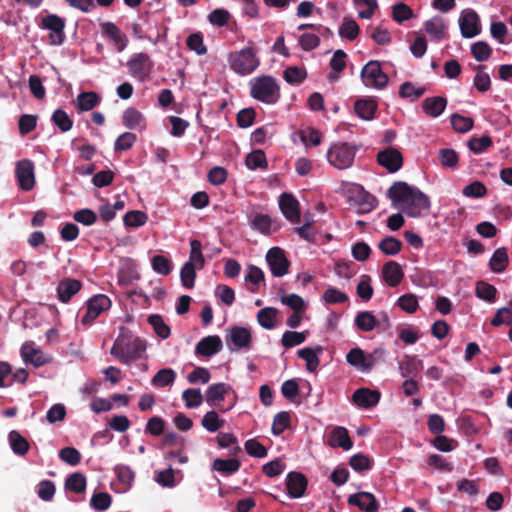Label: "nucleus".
<instances>
[{
  "label": "nucleus",
  "instance_id": "nucleus-1",
  "mask_svg": "<svg viewBox=\"0 0 512 512\" xmlns=\"http://www.w3.org/2000/svg\"><path fill=\"white\" fill-rule=\"evenodd\" d=\"M387 195L392 205L409 217H419L424 211L430 209V200L427 195L405 182H395L388 189Z\"/></svg>",
  "mask_w": 512,
  "mask_h": 512
},
{
  "label": "nucleus",
  "instance_id": "nucleus-2",
  "mask_svg": "<svg viewBox=\"0 0 512 512\" xmlns=\"http://www.w3.org/2000/svg\"><path fill=\"white\" fill-rule=\"evenodd\" d=\"M145 349L146 346L141 339L122 333L114 341L110 353L120 362L129 365L141 358Z\"/></svg>",
  "mask_w": 512,
  "mask_h": 512
},
{
  "label": "nucleus",
  "instance_id": "nucleus-3",
  "mask_svg": "<svg viewBox=\"0 0 512 512\" xmlns=\"http://www.w3.org/2000/svg\"><path fill=\"white\" fill-rule=\"evenodd\" d=\"M228 63L232 71L240 76L253 73L260 65L257 50L253 47H245L229 54Z\"/></svg>",
  "mask_w": 512,
  "mask_h": 512
},
{
  "label": "nucleus",
  "instance_id": "nucleus-4",
  "mask_svg": "<svg viewBox=\"0 0 512 512\" xmlns=\"http://www.w3.org/2000/svg\"><path fill=\"white\" fill-rule=\"evenodd\" d=\"M251 96L265 104H275L280 98L279 85L272 76H260L250 81Z\"/></svg>",
  "mask_w": 512,
  "mask_h": 512
},
{
  "label": "nucleus",
  "instance_id": "nucleus-5",
  "mask_svg": "<svg viewBox=\"0 0 512 512\" xmlns=\"http://www.w3.org/2000/svg\"><path fill=\"white\" fill-rule=\"evenodd\" d=\"M357 147L347 142H334L326 153L327 161L336 169L351 167L354 163Z\"/></svg>",
  "mask_w": 512,
  "mask_h": 512
},
{
  "label": "nucleus",
  "instance_id": "nucleus-6",
  "mask_svg": "<svg viewBox=\"0 0 512 512\" xmlns=\"http://www.w3.org/2000/svg\"><path fill=\"white\" fill-rule=\"evenodd\" d=\"M361 80L367 88L381 90L388 83V76L383 72L381 63L371 60L361 70Z\"/></svg>",
  "mask_w": 512,
  "mask_h": 512
},
{
  "label": "nucleus",
  "instance_id": "nucleus-7",
  "mask_svg": "<svg viewBox=\"0 0 512 512\" xmlns=\"http://www.w3.org/2000/svg\"><path fill=\"white\" fill-rule=\"evenodd\" d=\"M153 67V62L146 53H136L127 62L130 75L138 81H145Z\"/></svg>",
  "mask_w": 512,
  "mask_h": 512
},
{
  "label": "nucleus",
  "instance_id": "nucleus-8",
  "mask_svg": "<svg viewBox=\"0 0 512 512\" xmlns=\"http://www.w3.org/2000/svg\"><path fill=\"white\" fill-rule=\"evenodd\" d=\"M226 343L231 351L248 350L252 343V333L249 328L233 326L227 330Z\"/></svg>",
  "mask_w": 512,
  "mask_h": 512
},
{
  "label": "nucleus",
  "instance_id": "nucleus-9",
  "mask_svg": "<svg viewBox=\"0 0 512 512\" xmlns=\"http://www.w3.org/2000/svg\"><path fill=\"white\" fill-rule=\"evenodd\" d=\"M15 174L19 188L30 191L35 186L34 165L32 161L23 159L17 162Z\"/></svg>",
  "mask_w": 512,
  "mask_h": 512
},
{
  "label": "nucleus",
  "instance_id": "nucleus-10",
  "mask_svg": "<svg viewBox=\"0 0 512 512\" xmlns=\"http://www.w3.org/2000/svg\"><path fill=\"white\" fill-rule=\"evenodd\" d=\"M266 260L273 276L282 277L288 273L289 261L281 248L273 247L269 249Z\"/></svg>",
  "mask_w": 512,
  "mask_h": 512
},
{
  "label": "nucleus",
  "instance_id": "nucleus-11",
  "mask_svg": "<svg viewBox=\"0 0 512 512\" xmlns=\"http://www.w3.org/2000/svg\"><path fill=\"white\" fill-rule=\"evenodd\" d=\"M111 305L110 299L103 294L96 295L87 302L86 314L82 317V323L91 324L103 311Z\"/></svg>",
  "mask_w": 512,
  "mask_h": 512
},
{
  "label": "nucleus",
  "instance_id": "nucleus-12",
  "mask_svg": "<svg viewBox=\"0 0 512 512\" xmlns=\"http://www.w3.org/2000/svg\"><path fill=\"white\" fill-rule=\"evenodd\" d=\"M461 34L464 38H473L480 33L479 16L473 10H464L459 18Z\"/></svg>",
  "mask_w": 512,
  "mask_h": 512
},
{
  "label": "nucleus",
  "instance_id": "nucleus-13",
  "mask_svg": "<svg viewBox=\"0 0 512 512\" xmlns=\"http://www.w3.org/2000/svg\"><path fill=\"white\" fill-rule=\"evenodd\" d=\"M21 357L25 363L35 367L43 366L50 362V357L38 348L33 342H25L20 349Z\"/></svg>",
  "mask_w": 512,
  "mask_h": 512
},
{
  "label": "nucleus",
  "instance_id": "nucleus-14",
  "mask_svg": "<svg viewBox=\"0 0 512 512\" xmlns=\"http://www.w3.org/2000/svg\"><path fill=\"white\" fill-rule=\"evenodd\" d=\"M43 27L50 31V42L53 45H60L64 41V20L56 15H48L42 20Z\"/></svg>",
  "mask_w": 512,
  "mask_h": 512
},
{
  "label": "nucleus",
  "instance_id": "nucleus-15",
  "mask_svg": "<svg viewBox=\"0 0 512 512\" xmlns=\"http://www.w3.org/2000/svg\"><path fill=\"white\" fill-rule=\"evenodd\" d=\"M378 163L385 167L389 172H397L403 164V157L396 148H387L380 151L377 155Z\"/></svg>",
  "mask_w": 512,
  "mask_h": 512
},
{
  "label": "nucleus",
  "instance_id": "nucleus-16",
  "mask_svg": "<svg viewBox=\"0 0 512 512\" xmlns=\"http://www.w3.org/2000/svg\"><path fill=\"white\" fill-rule=\"evenodd\" d=\"M380 397L381 394L377 390L359 388L353 393L352 400L359 408L370 409L379 403Z\"/></svg>",
  "mask_w": 512,
  "mask_h": 512
},
{
  "label": "nucleus",
  "instance_id": "nucleus-17",
  "mask_svg": "<svg viewBox=\"0 0 512 512\" xmlns=\"http://www.w3.org/2000/svg\"><path fill=\"white\" fill-rule=\"evenodd\" d=\"M222 340L218 335H210L202 338L195 347L198 356L211 357L222 349Z\"/></svg>",
  "mask_w": 512,
  "mask_h": 512
},
{
  "label": "nucleus",
  "instance_id": "nucleus-18",
  "mask_svg": "<svg viewBox=\"0 0 512 512\" xmlns=\"http://www.w3.org/2000/svg\"><path fill=\"white\" fill-rule=\"evenodd\" d=\"M122 124L128 129L138 132L144 131L147 127L145 116L133 107L127 108L123 112Z\"/></svg>",
  "mask_w": 512,
  "mask_h": 512
},
{
  "label": "nucleus",
  "instance_id": "nucleus-19",
  "mask_svg": "<svg viewBox=\"0 0 512 512\" xmlns=\"http://www.w3.org/2000/svg\"><path fill=\"white\" fill-rule=\"evenodd\" d=\"M100 27L102 35L113 42L118 52H122L126 48L128 40L114 23L103 22Z\"/></svg>",
  "mask_w": 512,
  "mask_h": 512
},
{
  "label": "nucleus",
  "instance_id": "nucleus-20",
  "mask_svg": "<svg viewBox=\"0 0 512 512\" xmlns=\"http://www.w3.org/2000/svg\"><path fill=\"white\" fill-rule=\"evenodd\" d=\"M307 487L306 478L298 472H290L286 477V488L290 498H301Z\"/></svg>",
  "mask_w": 512,
  "mask_h": 512
},
{
  "label": "nucleus",
  "instance_id": "nucleus-21",
  "mask_svg": "<svg viewBox=\"0 0 512 512\" xmlns=\"http://www.w3.org/2000/svg\"><path fill=\"white\" fill-rule=\"evenodd\" d=\"M328 444L332 448H342L344 451H348L353 447L348 430L342 426L333 428L328 437Z\"/></svg>",
  "mask_w": 512,
  "mask_h": 512
},
{
  "label": "nucleus",
  "instance_id": "nucleus-22",
  "mask_svg": "<svg viewBox=\"0 0 512 512\" xmlns=\"http://www.w3.org/2000/svg\"><path fill=\"white\" fill-rule=\"evenodd\" d=\"M424 28L432 40L441 41L446 36L447 22L441 16H434L424 23Z\"/></svg>",
  "mask_w": 512,
  "mask_h": 512
},
{
  "label": "nucleus",
  "instance_id": "nucleus-23",
  "mask_svg": "<svg viewBox=\"0 0 512 512\" xmlns=\"http://www.w3.org/2000/svg\"><path fill=\"white\" fill-rule=\"evenodd\" d=\"M350 505L358 506L362 511L365 512H377L378 505L375 497L369 492H359L350 495L348 498Z\"/></svg>",
  "mask_w": 512,
  "mask_h": 512
},
{
  "label": "nucleus",
  "instance_id": "nucleus-24",
  "mask_svg": "<svg viewBox=\"0 0 512 512\" xmlns=\"http://www.w3.org/2000/svg\"><path fill=\"white\" fill-rule=\"evenodd\" d=\"M279 206L283 215L290 221L296 222L299 220V203L290 194L283 193L280 196Z\"/></svg>",
  "mask_w": 512,
  "mask_h": 512
},
{
  "label": "nucleus",
  "instance_id": "nucleus-25",
  "mask_svg": "<svg viewBox=\"0 0 512 512\" xmlns=\"http://www.w3.org/2000/svg\"><path fill=\"white\" fill-rule=\"evenodd\" d=\"M81 289V282L76 279H64L60 281L57 287L59 300L63 303L68 302Z\"/></svg>",
  "mask_w": 512,
  "mask_h": 512
},
{
  "label": "nucleus",
  "instance_id": "nucleus-26",
  "mask_svg": "<svg viewBox=\"0 0 512 512\" xmlns=\"http://www.w3.org/2000/svg\"><path fill=\"white\" fill-rule=\"evenodd\" d=\"M323 347L300 349L297 354L306 362V369L309 372H315L319 366V355L322 354Z\"/></svg>",
  "mask_w": 512,
  "mask_h": 512
},
{
  "label": "nucleus",
  "instance_id": "nucleus-27",
  "mask_svg": "<svg viewBox=\"0 0 512 512\" xmlns=\"http://www.w3.org/2000/svg\"><path fill=\"white\" fill-rule=\"evenodd\" d=\"M447 101L445 98L436 96L426 98L423 101L422 108L425 114L430 117H439L445 110Z\"/></svg>",
  "mask_w": 512,
  "mask_h": 512
},
{
  "label": "nucleus",
  "instance_id": "nucleus-28",
  "mask_svg": "<svg viewBox=\"0 0 512 512\" xmlns=\"http://www.w3.org/2000/svg\"><path fill=\"white\" fill-rule=\"evenodd\" d=\"M382 273L385 282L391 287L397 286L403 278L400 265L394 261L386 263L383 266Z\"/></svg>",
  "mask_w": 512,
  "mask_h": 512
},
{
  "label": "nucleus",
  "instance_id": "nucleus-29",
  "mask_svg": "<svg viewBox=\"0 0 512 512\" xmlns=\"http://www.w3.org/2000/svg\"><path fill=\"white\" fill-rule=\"evenodd\" d=\"M258 324L267 330L276 328L278 324V310L274 307H265L257 313Z\"/></svg>",
  "mask_w": 512,
  "mask_h": 512
},
{
  "label": "nucleus",
  "instance_id": "nucleus-30",
  "mask_svg": "<svg viewBox=\"0 0 512 512\" xmlns=\"http://www.w3.org/2000/svg\"><path fill=\"white\" fill-rule=\"evenodd\" d=\"M100 103V97L95 92H82L80 93L75 102L74 105L77 110L79 111H90L93 108H95Z\"/></svg>",
  "mask_w": 512,
  "mask_h": 512
},
{
  "label": "nucleus",
  "instance_id": "nucleus-31",
  "mask_svg": "<svg viewBox=\"0 0 512 512\" xmlns=\"http://www.w3.org/2000/svg\"><path fill=\"white\" fill-rule=\"evenodd\" d=\"M230 390V386L225 383H217L208 387L206 391V402L210 406H215L217 403L225 399V395Z\"/></svg>",
  "mask_w": 512,
  "mask_h": 512
},
{
  "label": "nucleus",
  "instance_id": "nucleus-32",
  "mask_svg": "<svg viewBox=\"0 0 512 512\" xmlns=\"http://www.w3.org/2000/svg\"><path fill=\"white\" fill-rule=\"evenodd\" d=\"M347 54L343 50H336L330 59L329 65L333 72L329 73L328 79L336 82L339 79L337 73L343 71L346 67Z\"/></svg>",
  "mask_w": 512,
  "mask_h": 512
},
{
  "label": "nucleus",
  "instance_id": "nucleus-33",
  "mask_svg": "<svg viewBox=\"0 0 512 512\" xmlns=\"http://www.w3.org/2000/svg\"><path fill=\"white\" fill-rule=\"evenodd\" d=\"M378 320H376V316L369 311L359 312L355 319V326L363 332H370L378 326Z\"/></svg>",
  "mask_w": 512,
  "mask_h": 512
},
{
  "label": "nucleus",
  "instance_id": "nucleus-34",
  "mask_svg": "<svg viewBox=\"0 0 512 512\" xmlns=\"http://www.w3.org/2000/svg\"><path fill=\"white\" fill-rule=\"evenodd\" d=\"M356 114L363 120H371L377 109V104L371 99L358 100L354 106Z\"/></svg>",
  "mask_w": 512,
  "mask_h": 512
},
{
  "label": "nucleus",
  "instance_id": "nucleus-35",
  "mask_svg": "<svg viewBox=\"0 0 512 512\" xmlns=\"http://www.w3.org/2000/svg\"><path fill=\"white\" fill-rule=\"evenodd\" d=\"M360 28L357 22L351 18H344L339 26L338 34L342 39L353 41L357 38Z\"/></svg>",
  "mask_w": 512,
  "mask_h": 512
},
{
  "label": "nucleus",
  "instance_id": "nucleus-36",
  "mask_svg": "<svg viewBox=\"0 0 512 512\" xmlns=\"http://www.w3.org/2000/svg\"><path fill=\"white\" fill-rule=\"evenodd\" d=\"M8 439L10 447L15 454L23 456L28 452V441L23 436H21L17 431L12 430L8 435Z\"/></svg>",
  "mask_w": 512,
  "mask_h": 512
},
{
  "label": "nucleus",
  "instance_id": "nucleus-37",
  "mask_svg": "<svg viewBox=\"0 0 512 512\" xmlns=\"http://www.w3.org/2000/svg\"><path fill=\"white\" fill-rule=\"evenodd\" d=\"M176 377L177 374L173 369L163 368L153 376L151 383L153 386L163 388L173 384Z\"/></svg>",
  "mask_w": 512,
  "mask_h": 512
},
{
  "label": "nucleus",
  "instance_id": "nucleus-38",
  "mask_svg": "<svg viewBox=\"0 0 512 512\" xmlns=\"http://www.w3.org/2000/svg\"><path fill=\"white\" fill-rule=\"evenodd\" d=\"M508 265V255L505 248H498L492 255L489 266L495 273L503 272Z\"/></svg>",
  "mask_w": 512,
  "mask_h": 512
},
{
  "label": "nucleus",
  "instance_id": "nucleus-39",
  "mask_svg": "<svg viewBox=\"0 0 512 512\" xmlns=\"http://www.w3.org/2000/svg\"><path fill=\"white\" fill-rule=\"evenodd\" d=\"M212 468L227 476L239 470L240 462L237 459H216L213 462Z\"/></svg>",
  "mask_w": 512,
  "mask_h": 512
},
{
  "label": "nucleus",
  "instance_id": "nucleus-40",
  "mask_svg": "<svg viewBox=\"0 0 512 512\" xmlns=\"http://www.w3.org/2000/svg\"><path fill=\"white\" fill-rule=\"evenodd\" d=\"M300 139L306 146H319L322 143V133L312 127H307L299 131Z\"/></svg>",
  "mask_w": 512,
  "mask_h": 512
},
{
  "label": "nucleus",
  "instance_id": "nucleus-41",
  "mask_svg": "<svg viewBox=\"0 0 512 512\" xmlns=\"http://www.w3.org/2000/svg\"><path fill=\"white\" fill-rule=\"evenodd\" d=\"M353 3L362 19H370L378 7L377 0H353Z\"/></svg>",
  "mask_w": 512,
  "mask_h": 512
},
{
  "label": "nucleus",
  "instance_id": "nucleus-42",
  "mask_svg": "<svg viewBox=\"0 0 512 512\" xmlns=\"http://www.w3.org/2000/svg\"><path fill=\"white\" fill-rule=\"evenodd\" d=\"M118 481L123 485L124 490L129 489L135 478L133 470L127 465H117L114 469Z\"/></svg>",
  "mask_w": 512,
  "mask_h": 512
},
{
  "label": "nucleus",
  "instance_id": "nucleus-43",
  "mask_svg": "<svg viewBox=\"0 0 512 512\" xmlns=\"http://www.w3.org/2000/svg\"><path fill=\"white\" fill-rule=\"evenodd\" d=\"M190 256L189 261L186 263H192V266L196 267L197 269H201L204 266L205 260L202 254V244L198 240H192L190 242Z\"/></svg>",
  "mask_w": 512,
  "mask_h": 512
},
{
  "label": "nucleus",
  "instance_id": "nucleus-44",
  "mask_svg": "<svg viewBox=\"0 0 512 512\" xmlns=\"http://www.w3.org/2000/svg\"><path fill=\"white\" fill-rule=\"evenodd\" d=\"M346 361L358 371L364 372L365 353L362 349L352 348L346 355Z\"/></svg>",
  "mask_w": 512,
  "mask_h": 512
},
{
  "label": "nucleus",
  "instance_id": "nucleus-45",
  "mask_svg": "<svg viewBox=\"0 0 512 512\" xmlns=\"http://www.w3.org/2000/svg\"><path fill=\"white\" fill-rule=\"evenodd\" d=\"M65 486L72 492L82 493L86 489V478L81 473H73L66 479Z\"/></svg>",
  "mask_w": 512,
  "mask_h": 512
},
{
  "label": "nucleus",
  "instance_id": "nucleus-46",
  "mask_svg": "<svg viewBox=\"0 0 512 512\" xmlns=\"http://www.w3.org/2000/svg\"><path fill=\"white\" fill-rule=\"evenodd\" d=\"M148 220L146 213L139 210H132L124 215L123 221L127 227L143 226Z\"/></svg>",
  "mask_w": 512,
  "mask_h": 512
},
{
  "label": "nucleus",
  "instance_id": "nucleus-47",
  "mask_svg": "<svg viewBox=\"0 0 512 512\" xmlns=\"http://www.w3.org/2000/svg\"><path fill=\"white\" fill-rule=\"evenodd\" d=\"M182 398L187 408H197L203 402L200 389L189 388L183 391Z\"/></svg>",
  "mask_w": 512,
  "mask_h": 512
},
{
  "label": "nucleus",
  "instance_id": "nucleus-48",
  "mask_svg": "<svg viewBox=\"0 0 512 512\" xmlns=\"http://www.w3.org/2000/svg\"><path fill=\"white\" fill-rule=\"evenodd\" d=\"M252 228L262 234H270L272 228V220L266 214H256L251 220Z\"/></svg>",
  "mask_w": 512,
  "mask_h": 512
},
{
  "label": "nucleus",
  "instance_id": "nucleus-49",
  "mask_svg": "<svg viewBox=\"0 0 512 512\" xmlns=\"http://www.w3.org/2000/svg\"><path fill=\"white\" fill-rule=\"evenodd\" d=\"M306 335L304 332L286 331L281 338V344L286 348H291L304 343Z\"/></svg>",
  "mask_w": 512,
  "mask_h": 512
},
{
  "label": "nucleus",
  "instance_id": "nucleus-50",
  "mask_svg": "<svg viewBox=\"0 0 512 512\" xmlns=\"http://www.w3.org/2000/svg\"><path fill=\"white\" fill-rule=\"evenodd\" d=\"M473 123V119L470 117H465L459 114L451 115V125L457 132L465 133L470 131L473 127Z\"/></svg>",
  "mask_w": 512,
  "mask_h": 512
},
{
  "label": "nucleus",
  "instance_id": "nucleus-51",
  "mask_svg": "<svg viewBox=\"0 0 512 512\" xmlns=\"http://www.w3.org/2000/svg\"><path fill=\"white\" fill-rule=\"evenodd\" d=\"M148 322L153 327L155 333L161 337L162 339H166L170 335V328L165 322L163 321L162 317L159 315H150L148 318Z\"/></svg>",
  "mask_w": 512,
  "mask_h": 512
},
{
  "label": "nucleus",
  "instance_id": "nucleus-52",
  "mask_svg": "<svg viewBox=\"0 0 512 512\" xmlns=\"http://www.w3.org/2000/svg\"><path fill=\"white\" fill-rule=\"evenodd\" d=\"M197 268L192 266V263H185L180 271V278L182 285L185 288L191 289L194 287L196 270Z\"/></svg>",
  "mask_w": 512,
  "mask_h": 512
},
{
  "label": "nucleus",
  "instance_id": "nucleus-53",
  "mask_svg": "<svg viewBox=\"0 0 512 512\" xmlns=\"http://www.w3.org/2000/svg\"><path fill=\"white\" fill-rule=\"evenodd\" d=\"M245 163L250 170L263 168L267 164L266 156L263 151L256 150L247 155Z\"/></svg>",
  "mask_w": 512,
  "mask_h": 512
},
{
  "label": "nucleus",
  "instance_id": "nucleus-54",
  "mask_svg": "<svg viewBox=\"0 0 512 512\" xmlns=\"http://www.w3.org/2000/svg\"><path fill=\"white\" fill-rule=\"evenodd\" d=\"M153 270L161 275H168L172 270V262L162 255H155L151 259Z\"/></svg>",
  "mask_w": 512,
  "mask_h": 512
},
{
  "label": "nucleus",
  "instance_id": "nucleus-55",
  "mask_svg": "<svg viewBox=\"0 0 512 512\" xmlns=\"http://www.w3.org/2000/svg\"><path fill=\"white\" fill-rule=\"evenodd\" d=\"M290 424V415L285 412H279L274 416L272 424V433L274 435H280L283 433Z\"/></svg>",
  "mask_w": 512,
  "mask_h": 512
},
{
  "label": "nucleus",
  "instance_id": "nucleus-56",
  "mask_svg": "<svg viewBox=\"0 0 512 512\" xmlns=\"http://www.w3.org/2000/svg\"><path fill=\"white\" fill-rule=\"evenodd\" d=\"M474 87L479 92H486L490 89L491 79L488 73L483 70L482 66H479L476 75L473 80Z\"/></svg>",
  "mask_w": 512,
  "mask_h": 512
},
{
  "label": "nucleus",
  "instance_id": "nucleus-57",
  "mask_svg": "<svg viewBox=\"0 0 512 512\" xmlns=\"http://www.w3.org/2000/svg\"><path fill=\"white\" fill-rule=\"evenodd\" d=\"M52 122L58 126L62 132H67L72 128L73 122L62 109H57L52 115Z\"/></svg>",
  "mask_w": 512,
  "mask_h": 512
},
{
  "label": "nucleus",
  "instance_id": "nucleus-58",
  "mask_svg": "<svg viewBox=\"0 0 512 512\" xmlns=\"http://www.w3.org/2000/svg\"><path fill=\"white\" fill-rule=\"evenodd\" d=\"M281 303L290 307L293 312L305 311L306 303L301 296L298 294H288L281 297Z\"/></svg>",
  "mask_w": 512,
  "mask_h": 512
},
{
  "label": "nucleus",
  "instance_id": "nucleus-59",
  "mask_svg": "<svg viewBox=\"0 0 512 512\" xmlns=\"http://www.w3.org/2000/svg\"><path fill=\"white\" fill-rule=\"evenodd\" d=\"M491 52V47L483 41L476 42L471 46V53L478 62L486 61Z\"/></svg>",
  "mask_w": 512,
  "mask_h": 512
},
{
  "label": "nucleus",
  "instance_id": "nucleus-60",
  "mask_svg": "<svg viewBox=\"0 0 512 512\" xmlns=\"http://www.w3.org/2000/svg\"><path fill=\"white\" fill-rule=\"evenodd\" d=\"M398 306L407 313H414L419 307L418 299L414 294H404L397 301Z\"/></svg>",
  "mask_w": 512,
  "mask_h": 512
},
{
  "label": "nucleus",
  "instance_id": "nucleus-61",
  "mask_svg": "<svg viewBox=\"0 0 512 512\" xmlns=\"http://www.w3.org/2000/svg\"><path fill=\"white\" fill-rule=\"evenodd\" d=\"M392 17L397 23H402L413 17V11L408 5L398 3L392 8Z\"/></svg>",
  "mask_w": 512,
  "mask_h": 512
},
{
  "label": "nucleus",
  "instance_id": "nucleus-62",
  "mask_svg": "<svg viewBox=\"0 0 512 512\" xmlns=\"http://www.w3.org/2000/svg\"><path fill=\"white\" fill-rule=\"evenodd\" d=\"M307 77L305 69L299 67H288L284 71V79L290 84H300Z\"/></svg>",
  "mask_w": 512,
  "mask_h": 512
},
{
  "label": "nucleus",
  "instance_id": "nucleus-63",
  "mask_svg": "<svg viewBox=\"0 0 512 512\" xmlns=\"http://www.w3.org/2000/svg\"><path fill=\"white\" fill-rule=\"evenodd\" d=\"M379 249L386 255H396L401 249V242L394 237H386L379 244Z\"/></svg>",
  "mask_w": 512,
  "mask_h": 512
},
{
  "label": "nucleus",
  "instance_id": "nucleus-64",
  "mask_svg": "<svg viewBox=\"0 0 512 512\" xmlns=\"http://www.w3.org/2000/svg\"><path fill=\"white\" fill-rule=\"evenodd\" d=\"M512 323V301L507 307L500 308L494 318L491 320L493 326Z\"/></svg>",
  "mask_w": 512,
  "mask_h": 512
}]
</instances>
